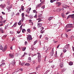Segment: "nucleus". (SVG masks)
<instances>
[{
  "mask_svg": "<svg viewBox=\"0 0 74 74\" xmlns=\"http://www.w3.org/2000/svg\"><path fill=\"white\" fill-rule=\"evenodd\" d=\"M27 38L28 41L31 40H32V36H31V35H28L27 37Z\"/></svg>",
  "mask_w": 74,
  "mask_h": 74,
  "instance_id": "obj_1",
  "label": "nucleus"
},
{
  "mask_svg": "<svg viewBox=\"0 0 74 74\" xmlns=\"http://www.w3.org/2000/svg\"><path fill=\"white\" fill-rule=\"evenodd\" d=\"M21 16L22 17L21 21L22 22H23L25 19V17H24V16H25V14H24V13H23L22 14Z\"/></svg>",
  "mask_w": 74,
  "mask_h": 74,
  "instance_id": "obj_2",
  "label": "nucleus"
},
{
  "mask_svg": "<svg viewBox=\"0 0 74 74\" xmlns=\"http://www.w3.org/2000/svg\"><path fill=\"white\" fill-rule=\"evenodd\" d=\"M72 26H73L72 24H68L66 25V27L68 28H72Z\"/></svg>",
  "mask_w": 74,
  "mask_h": 74,
  "instance_id": "obj_3",
  "label": "nucleus"
},
{
  "mask_svg": "<svg viewBox=\"0 0 74 74\" xmlns=\"http://www.w3.org/2000/svg\"><path fill=\"white\" fill-rule=\"evenodd\" d=\"M38 62H40L41 61V55H38Z\"/></svg>",
  "mask_w": 74,
  "mask_h": 74,
  "instance_id": "obj_4",
  "label": "nucleus"
},
{
  "mask_svg": "<svg viewBox=\"0 0 74 74\" xmlns=\"http://www.w3.org/2000/svg\"><path fill=\"white\" fill-rule=\"evenodd\" d=\"M31 10V8H28V10H26V12H27V14H29L30 13V11Z\"/></svg>",
  "mask_w": 74,
  "mask_h": 74,
  "instance_id": "obj_5",
  "label": "nucleus"
},
{
  "mask_svg": "<svg viewBox=\"0 0 74 74\" xmlns=\"http://www.w3.org/2000/svg\"><path fill=\"white\" fill-rule=\"evenodd\" d=\"M42 24L41 23H38V27H41V26H42Z\"/></svg>",
  "mask_w": 74,
  "mask_h": 74,
  "instance_id": "obj_6",
  "label": "nucleus"
},
{
  "mask_svg": "<svg viewBox=\"0 0 74 74\" xmlns=\"http://www.w3.org/2000/svg\"><path fill=\"white\" fill-rule=\"evenodd\" d=\"M56 4H58V6L59 7V6H60V5H61L62 3L60 2H57Z\"/></svg>",
  "mask_w": 74,
  "mask_h": 74,
  "instance_id": "obj_7",
  "label": "nucleus"
},
{
  "mask_svg": "<svg viewBox=\"0 0 74 74\" xmlns=\"http://www.w3.org/2000/svg\"><path fill=\"white\" fill-rule=\"evenodd\" d=\"M64 47H65V48H66V49L69 48L70 47V45L69 44H67Z\"/></svg>",
  "mask_w": 74,
  "mask_h": 74,
  "instance_id": "obj_8",
  "label": "nucleus"
},
{
  "mask_svg": "<svg viewBox=\"0 0 74 74\" xmlns=\"http://www.w3.org/2000/svg\"><path fill=\"white\" fill-rule=\"evenodd\" d=\"M51 56H52L53 55V48L52 50L51 51Z\"/></svg>",
  "mask_w": 74,
  "mask_h": 74,
  "instance_id": "obj_9",
  "label": "nucleus"
},
{
  "mask_svg": "<svg viewBox=\"0 0 74 74\" xmlns=\"http://www.w3.org/2000/svg\"><path fill=\"white\" fill-rule=\"evenodd\" d=\"M11 63L12 66H14L15 64V60H13L11 62Z\"/></svg>",
  "mask_w": 74,
  "mask_h": 74,
  "instance_id": "obj_10",
  "label": "nucleus"
},
{
  "mask_svg": "<svg viewBox=\"0 0 74 74\" xmlns=\"http://www.w3.org/2000/svg\"><path fill=\"white\" fill-rule=\"evenodd\" d=\"M11 8H12V6H10L8 8V12H10V11H11V10H10V9H11Z\"/></svg>",
  "mask_w": 74,
  "mask_h": 74,
  "instance_id": "obj_11",
  "label": "nucleus"
},
{
  "mask_svg": "<svg viewBox=\"0 0 74 74\" xmlns=\"http://www.w3.org/2000/svg\"><path fill=\"white\" fill-rule=\"evenodd\" d=\"M0 31L2 33H4V30L3 29V27H1L0 28Z\"/></svg>",
  "mask_w": 74,
  "mask_h": 74,
  "instance_id": "obj_12",
  "label": "nucleus"
},
{
  "mask_svg": "<svg viewBox=\"0 0 74 74\" xmlns=\"http://www.w3.org/2000/svg\"><path fill=\"white\" fill-rule=\"evenodd\" d=\"M9 58H14V56L12 54H9Z\"/></svg>",
  "mask_w": 74,
  "mask_h": 74,
  "instance_id": "obj_13",
  "label": "nucleus"
},
{
  "mask_svg": "<svg viewBox=\"0 0 74 74\" xmlns=\"http://www.w3.org/2000/svg\"><path fill=\"white\" fill-rule=\"evenodd\" d=\"M63 66V62H61L60 63V66L61 67V68H62Z\"/></svg>",
  "mask_w": 74,
  "mask_h": 74,
  "instance_id": "obj_14",
  "label": "nucleus"
},
{
  "mask_svg": "<svg viewBox=\"0 0 74 74\" xmlns=\"http://www.w3.org/2000/svg\"><path fill=\"white\" fill-rule=\"evenodd\" d=\"M7 36V35H5L4 36H3V37H2V39L3 40H4L5 38H6V37Z\"/></svg>",
  "mask_w": 74,
  "mask_h": 74,
  "instance_id": "obj_15",
  "label": "nucleus"
},
{
  "mask_svg": "<svg viewBox=\"0 0 74 74\" xmlns=\"http://www.w3.org/2000/svg\"><path fill=\"white\" fill-rule=\"evenodd\" d=\"M25 66H30V64L29 63H26L25 64Z\"/></svg>",
  "mask_w": 74,
  "mask_h": 74,
  "instance_id": "obj_16",
  "label": "nucleus"
},
{
  "mask_svg": "<svg viewBox=\"0 0 74 74\" xmlns=\"http://www.w3.org/2000/svg\"><path fill=\"white\" fill-rule=\"evenodd\" d=\"M16 25H17V22H16L13 25L12 27H15L16 26Z\"/></svg>",
  "mask_w": 74,
  "mask_h": 74,
  "instance_id": "obj_17",
  "label": "nucleus"
},
{
  "mask_svg": "<svg viewBox=\"0 0 74 74\" xmlns=\"http://www.w3.org/2000/svg\"><path fill=\"white\" fill-rule=\"evenodd\" d=\"M53 18V17H50L48 18L49 21H51Z\"/></svg>",
  "mask_w": 74,
  "mask_h": 74,
  "instance_id": "obj_18",
  "label": "nucleus"
},
{
  "mask_svg": "<svg viewBox=\"0 0 74 74\" xmlns=\"http://www.w3.org/2000/svg\"><path fill=\"white\" fill-rule=\"evenodd\" d=\"M0 6L1 7V8H4V6H5V5L2 4L1 5H0Z\"/></svg>",
  "mask_w": 74,
  "mask_h": 74,
  "instance_id": "obj_19",
  "label": "nucleus"
},
{
  "mask_svg": "<svg viewBox=\"0 0 74 74\" xmlns=\"http://www.w3.org/2000/svg\"><path fill=\"white\" fill-rule=\"evenodd\" d=\"M42 5V4L40 3L38 5H37V7H41V5Z\"/></svg>",
  "mask_w": 74,
  "mask_h": 74,
  "instance_id": "obj_20",
  "label": "nucleus"
},
{
  "mask_svg": "<svg viewBox=\"0 0 74 74\" xmlns=\"http://www.w3.org/2000/svg\"><path fill=\"white\" fill-rule=\"evenodd\" d=\"M19 71V69H17L16 70V71H15V72L13 73V74H15V73L16 72H18V71Z\"/></svg>",
  "mask_w": 74,
  "mask_h": 74,
  "instance_id": "obj_21",
  "label": "nucleus"
},
{
  "mask_svg": "<svg viewBox=\"0 0 74 74\" xmlns=\"http://www.w3.org/2000/svg\"><path fill=\"white\" fill-rule=\"evenodd\" d=\"M45 0H43L42 2L40 3V4H41L42 5H43L45 4Z\"/></svg>",
  "mask_w": 74,
  "mask_h": 74,
  "instance_id": "obj_22",
  "label": "nucleus"
},
{
  "mask_svg": "<svg viewBox=\"0 0 74 74\" xmlns=\"http://www.w3.org/2000/svg\"><path fill=\"white\" fill-rule=\"evenodd\" d=\"M41 67V66L40 65H38V66L36 68V70H37V69H38V68H40Z\"/></svg>",
  "mask_w": 74,
  "mask_h": 74,
  "instance_id": "obj_23",
  "label": "nucleus"
},
{
  "mask_svg": "<svg viewBox=\"0 0 74 74\" xmlns=\"http://www.w3.org/2000/svg\"><path fill=\"white\" fill-rule=\"evenodd\" d=\"M5 63H3L1 64V65H0V67H1L2 66H4V65H5Z\"/></svg>",
  "mask_w": 74,
  "mask_h": 74,
  "instance_id": "obj_24",
  "label": "nucleus"
},
{
  "mask_svg": "<svg viewBox=\"0 0 74 74\" xmlns=\"http://www.w3.org/2000/svg\"><path fill=\"white\" fill-rule=\"evenodd\" d=\"M24 8V6H21V10L22 11H23V10H24V8Z\"/></svg>",
  "mask_w": 74,
  "mask_h": 74,
  "instance_id": "obj_25",
  "label": "nucleus"
},
{
  "mask_svg": "<svg viewBox=\"0 0 74 74\" xmlns=\"http://www.w3.org/2000/svg\"><path fill=\"white\" fill-rule=\"evenodd\" d=\"M73 63L72 62H69V64L70 65V66H71V65H73Z\"/></svg>",
  "mask_w": 74,
  "mask_h": 74,
  "instance_id": "obj_26",
  "label": "nucleus"
},
{
  "mask_svg": "<svg viewBox=\"0 0 74 74\" xmlns=\"http://www.w3.org/2000/svg\"><path fill=\"white\" fill-rule=\"evenodd\" d=\"M63 52H64V53H65V52H66V51H67V50H66V49L64 48L63 49Z\"/></svg>",
  "mask_w": 74,
  "mask_h": 74,
  "instance_id": "obj_27",
  "label": "nucleus"
},
{
  "mask_svg": "<svg viewBox=\"0 0 74 74\" xmlns=\"http://www.w3.org/2000/svg\"><path fill=\"white\" fill-rule=\"evenodd\" d=\"M37 40H36L34 42V45H35L37 43Z\"/></svg>",
  "mask_w": 74,
  "mask_h": 74,
  "instance_id": "obj_28",
  "label": "nucleus"
},
{
  "mask_svg": "<svg viewBox=\"0 0 74 74\" xmlns=\"http://www.w3.org/2000/svg\"><path fill=\"white\" fill-rule=\"evenodd\" d=\"M3 47H2V45H0V49L2 50V49H3Z\"/></svg>",
  "mask_w": 74,
  "mask_h": 74,
  "instance_id": "obj_29",
  "label": "nucleus"
},
{
  "mask_svg": "<svg viewBox=\"0 0 74 74\" xmlns=\"http://www.w3.org/2000/svg\"><path fill=\"white\" fill-rule=\"evenodd\" d=\"M44 29V28L42 27H40V30H43V29Z\"/></svg>",
  "mask_w": 74,
  "mask_h": 74,
  "instance_id": "obj_30",
  "label": "nucleus"
},
{
  "mask_svg": "<svg viewBox=\"0 0 74 74\" xmlns=\"http://www.w3.org/2000/svg\"><path fill=\"white\" fill-rule=\"evenodd\" d=\"M27 31L28 33H30V29H27Z\"/></svg>",
  "mask_w": 74,
  "mask_h": 74,
  "instance_id": "obj_31",
  "label": "nucleus"
},
{
  "mask_svg": "<svg viewBox=\"0 0 74 74\" xmlns=\"http://www.w3.org/2000/svg\"><path fill=\"white\" fill-rule=\"evenodd\" d=\"M71 30V29H67L66 30V32H70Z\"/></svg>",
  "mask_w": 74,
  "mask_h": 74,
  "instance_id": "obj_32",
  "label": "nucleus"
},
{
  "mask_svg": "<svg viewBox=\"0 0 74 74\" xmlns=\"http://www.w3.org/2000/svg\"><path fill=\"white\" fill-rule=\"evenodd\" d=\"M7 3L8 5H10V0H8L7 1Z\"/></svg>",
  "mask_w": 74,
  "mask_h": 74,
  "instance_id": "obj_33",
  "label": "nucleus"
},
{
  "mask_svg": "<svg viewBox=\"0 0 74 74\" xmlns=\"http://www.w3.org/2000/svg\"><path fill=\"white\" fill-rule=\"evenodd\" d=\"M21 23H21V21H20L18 23V25H21Z\"/></svg>",
  "mask_w": 74,
  "mask_h": 74,
  "instance_id": "obj_34",
  "label": "nucleus"
},
{
  "mask_svg": "<svg viewBox=\"0 0 74 74\" xmlns=\"http://www.w3.org/2000/svg\"><path fill=\"white\" fill-rule=\"evenodd\" d=\"M61 16H62L63 18H64V13H62Z\"/></svg>",
  "mask_w": 74,
  "mask_h": 74,
  "instance_id": "obj_35",
  "label": "nucleus"
},
{
  "mask_svg": "<svg viewBox=\"0 0 74 74\" xmlns=\"http://www.w3.org/2000/svg\"><path fill=\"white\" fill-rule=\"evenodd\" d=\"M56 0H51L50 2L51 3H53L54 1H55Z\"/></svg>",
  "mask_w": 74,
  "mask_h": 74,
  "instance_id": "obj_36",
  "label": "nucleus"
},
{
  "mask_svg": "<svg viewBox=\"0 0 74 74\" xmlns=\"http://www.w3.org/2000/svg\"><path fill=\"white\" fill-rule=\"evenodd\" d=\"M69 7H70V6H69L67 5H65V8H69Z\"/></svg>",
  "mask_w": 74,
  "mask_h": 74,
  "instance_id": "obj_37",
  "label": "nucleus"
},
{
  "mask_svg": "<svg viewBox=\"0 0 74 74\" xmlns=\"http://www.w3.org/2000/svg\"><path fill=\"white\" fill-rule=\"evenodd\" d=\"M62 6L63 7V8H65L66 5L65 4H63L62 5Z\"/></svg>",
  "mask_w": 74,
  "mask_h": 74,
  "instance_id": "obj_38",
  "label": "nucleus"
},
{
  "mask_svg": "<svg viewBox=\"0 0 74 74\" xmlns=\"http://www.w3.org/2000/svg\"><path fill=\"white\" fill-rule=\"evenodd\" d=\"M42 16V14H40L38 16V17L40 18V17H41Z\"/></svg>",
  "mask_w": 74,
  "mask_h": 74,
  "instance_id": "obj_39",
  "label": "nucleus"
},
{
  "mask_svg": "<svg viewBox=\"0 0 74 74\" xmlns=\"http://www.w3.org/2000/svg\"><path fill=\"white\" fill-rule=\"evenodd\" d=\"M7 46H5L4 47V49L6 50V49H7Z\"/></svg>",
  "mask_w": 74,
  "mask_h": 74,
  "instance_id": "obj_40",
  "label": "nucleus"
},
{
  "mask_svg": "<svg viewBox=\"0 0 74 74\" xmlns=\"http://www.w3.org/2000/svg\"><path fill=\"white\" fill-rule=\"evenodd\" d=\"M71 17V15H70L68 16L67 19H69V18H70Z\"/></svg>",
  "mask_w": 74,
  "mask_h": 74,
  "instance_id": "obj_41",
  "label": "nucleus"
},
{
  "mask_svg": "<svg viewBox=\"0 0 74 74\" xmlns=\"http://www.w3.org/2000/svg\"><path fill=\"white\" fill-rule=\"evenodd\" d=\"M25 49H26V47H25L23 48L22 50L23 51H25Z\"/></svg>",
  "mask_w": 74,
  "mask_h": 74,
  "instance_id": "obj_42",
  "label": "nucleus"
},
{
  "mask_svg": "<svg viewBox=\"0 0 74 74\" xmlns=\"http://www.w3.org/2000/svg\"><path fill=\"white\" fill-rule=\"evenodd\" d=\"M71 18H73L74 17V14L71 15Z\"/></svg>",
  "mask_w": 74,
  "mask_h": 74,
  "instance_id": "obj_43",
  "label": "nucleus"
},
{
  "mask_svg": "<svg viewBox=\"0 0 74 74\" xmlns=\"http://www.w3.org/2000/svg\"><path fill=\"white\" fill-rule=\"evenodd\" d=\"M29 18H30V19H32L33 18V16H29Z\"/></svg>",
  "mask_w": 74,
  "mask_h": 74,
  "instance_id": "obj_44",
  "label": "nucleus"
},
{
  "mask_svg": "<svg viewBox=\"0 0 74 74\" xmlns=\"http://www.w3.org/2000/svg\"><path fill=\"white\" fill-rule=\"evenodd\" d=\"M20 63H21V66H23V64H24V63H23V62L22 63H21V62H20Z\"/></svg>",
  "mask_w": 74,
  "mask_h": 74,
  "instance_id": "obj_45",
  "label": "nucleus"
},
{
  "mask_svg": "<svg viewBox=\"0 0 74 74\" xmlns=\"http://www.w3.org/2000/svg\"><path fill=\"white\" fill-rule=\"evenodd\" d=\"M42 8V9H44L45 8V6L43 5L42 6V7H41Z\"/></svg>",
  "mask_w": 74,
  "mask_h": 74,
  "instance_id": "obj_46",
  "label": "nucleus"
},
{
  "mask_svg": "<svg viewBox=\"0 0 74 74\" xmlns=\"http://www.w3.org/2000/svg\"><path fill=\"white\" fill-rule=\"evenodd\" d=\"M25 29H23L22 31V32L23 33H24V32H25Z\"/></svg>",
  "mask_w": 74,
  "mask_h": 74,
  "instance_id": "obj_47",
  "label": "nucleus"
},
{
  "mask_svg": "<svg viewBox=\"0 0 74 74\" xmlns=\"http://www.w3.org/2000/svg\"><path fill=\"white\" fill-rule=\"evenodd\" d=\"M31 58H30V57H29L28 58V60H31Z\"/></svg>",
  "mask_w": 74,
  "mask_h": 74,
  "instance_id": "obj_48",
  "label": "nucleus"
},
{
  "mask_svg": "<svg viewBox=\"0 0 74 74\" xmlns=\"http://www.w3.org/2000/svg\"><path fill=\"white\" fill-rule=\"evenodd\" d=\"M8 28V26H6L5 27V29L6 30V29H7Z\"/></svg>",
  "mask_w": 74,
  "mask_h": 74,
  "instance_id": "obj_49",
  "label": "nucleus"
},
{
  "mask_svg": "<svg viewBox=\"0 0 74 74\" xmlns=\"http://www.w3.org/2000/svg\"><path fill=\"white\" fill-rule=\"evenodd\" d=\"M10 34H13V33H14V32L13 31H10Z\"/></svg>",
  "mask_w": 74,
  "mask_h": 74,
  "instance_id": "obj_50",
  "label": "nucleus"
},
{
  "mask_svg": "<svg viewBox=\"0 0 74 74\" xmlns=\"http://www.w3.org/2000/svg\"><path fill=\"white\" fill-rule=\"evenodd\" d=\"M62 72H64V71H65V69H63L62 71Z\"/></svg>",
  "mask_w": 74,
  "mask_h": 74,
  "instance_id": "obj_51",
  "label": "nucleus"
},
{
  "mask_svg": "<svg viewBox=\"0 0 74 74\" xmlns=\"http://www.w3.org/2000/svg\"><path fill=\"white\" fill-rule=\"evenodd\" d=\"M5 50H6L5 49H4L2 50V51H3V52H5Z\"/></svg>",
  "mask_w": 74,
  "mask_h": 74,
  "instance_id": "obj_52",
  "label": "nucleus"
},
{
  "mask_svg": "<svg viewBox=\"0 0 74 74\" xmlns=\"http://www.w3.org/2000/svg\"><path fill=\"white\" fill-rule=\"evenodd\" d=\"M60 44L58 45L57 47V48L58 49L59 48V46H60Z\"/></svg>",
  "mask_w": 74,
  "mask_h": 74,
  "instance_id": "obj_53",
  "label": "nucleus"
},
{
  "mask_svg": "<svg viewBox=\"0 0 74 74\" xmlns=\"http://www.w3.org/2000/svg\"><path fill=\"white\" fill-rule=\"evenodd\" d=\"M3 24L2 23L0 24V27H1V26H3Z\"/></svg>",
  "mask_w": 74,
  "mask_h": 74,
  "instance_id": "obj_54",
  "label": "nucleus"
},
{
  "mask_svg": "<svg viewBox=\"0 0 74 74\" xmlns=\"http://www.w3.org/2000/svg\"><path fill=\"white\" fill-rule=\"evenodd\" d=\"M48 37H46L45 38V40H48Z\"/></svg>",
  "mask_w": 74,
  "mask_h": 74,
  "instance_id": "obj_55",
  "label": "nucleus"
},
{
  "mask_svg": "<svg viewBox=\"0 0 74 74\" xmlns=\"http://www.w3.org/2000/svg\"><path fill=\"white\" fill-rule=\"evenodd\" d=\"M22 35L21 34H20L18 36V37H21Z\"/></svg>",
  "mask_w": 74,
  "mask_h": 74,
  "instance_id": "obj_56",
  "label": "nucleus"
},
{
  "mask_svg": "<svg viewBox=\"0 0 74 74\" xmlns=\"http://www.w3.org/2000/svg\"><path fill=\"white\" fill-rule=\"evenodd\" d=\"M61 10H62L63 11H64V9L63 8H62L60 9V11Z\"/></svg>",
  "mask_w": 74,
  "mask_h": 74,
  "instance_id": "obj_57",
  "label": "nucleus"
},
{
  "mask_svg": "<svg viewBox=\"0 0 74 74\" xmlns=\"http://www.w3.org/2000/svg\"><path fill=\"white\" fill-rule=\"evenodd\" d=\"M16 15H17V16L19 15V13L18 12L16 14Z\"/></svg>",
  "mask_w": 74,
  "mask_h": 74,
  "instance_id": "obj_58",
  "label": "nucleus"
},
{
  "mask_svg": "<svg viewBox=\"0 0 74 74\" xmlns=\"http://www.w3.org/2000/svg\"><path fill=\"white\" fill-rule=\"evenodd\" d=\"M17 32L18 34H19V33H20L21 32V31H17Z\"/></svg>",
  "mask_w": 74,
  "mask_h": 74,
  "instance_id": "obj_59",
  "label": "nucleus"
},
{
  "mask_svg": "<svg viewBox=\"0 0 74 74\" xmlns=\"http://www.w3.org/2000/svg\"><path fill=\"white\" fill-rule=\"evenodd\" d=\"M55 67V66H54V65H52L51 66V67L52 68H53Z\"/></svg>",
  "mask_w": 74,
  "mask_h": 74,
  "instance_id": "obj_60",
  "label": "nucleus"
},
{
  "mask_svg": "<svg viewBox=\"0 0 74 74\" xmlns=\"http://www.w3.org/2000/svg\"><path fill=\"white\" fill-rule=\"evenodd\" d=\"M70 12H67L66 13V15H67V14H69V13H70Z\"/></svg>",
  "mask_w": 74,
  "mask_h": 74,
  "instance_id": "obj_61",
  "label": "nucleus"
},
{
  "mask_svg": "<svg viewBox=\"0 0 74 74\" xmlns=\"http://www.w3.org/2000/svg\"><path fill=\"white\" fill-rule=\"evenodd\" d=\"M19 70H20V71H23V69H21V68L20 69H19Z\"/></svg>",
  "mask_w": 74,
  "mask_h": 74,
  "instance_id": "obj_62",
  "label": "nucleus"
},
{
  "mask_svg": "<svg viewBox=\"0 0 74 74\" xmlns=\"http://www.w3.org/2000/svg\"><path fill=\"white\" fill-rule=\"evenodd\" d=\"M15 56H16V57L18 56V53H16L15 54Z\"/></svg>",
  "mask_w": 74,
  "mask_h": 74,
  "instance_id": "obj_63",
  "label": "nucleus"
},
{
  "mask_svg": "<svg viewBox=\"0 0 74 74\" xmlns=\"http://www.w3.org/2000/svg\"><path fill=\"white\" fill-rule=\"evenodd\" d=\"M36 11V10H33V12H34V13H35V12Z\"/></svg>",
  "mask_w": 74,
  "mask_h": 74,
  "instance_id": "obj_64",
  "label": "nucleus"
}]
</instances>
